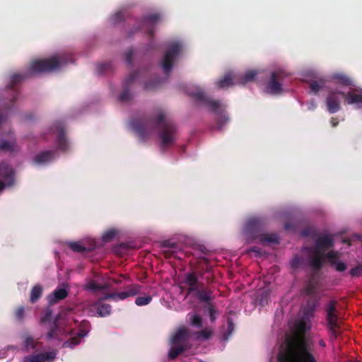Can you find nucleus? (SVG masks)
<instances>
[{
  "mask_svg": "<svg viewBox=\"0 0 362 362\" xmlns=\"http://www.w3.org/2000/svg\"><path fill=\"white\" fill-rule=\"evenodd\" d=\"M349 273L350 275L353 277H358L362 276V264L352 268Z\"/></svg>",
  "mask_w": 362,
  "mask_h": 362,
  "instance_id": "nucleus-37",
  "label": "nucleus"
},
{
  "mask_svg": "<svg viewBox=\"0 0 362 362\" xmlns=\"http://www.w3.org/2000/svg\"><path fill=\"white\" fill-rule=\"evenodd\" d=\"M187 317L188 320L192 326L197 328L202 327V318L197 313H189Z\"/></svg>",
  "mask_w": 362,
  "mask_h": 362,
  "instance_id": "nucleus-28",
  "label": "nucleus"
},
{
  "mask_svg": "<svg viewBox=\"0 0 362 362\" xmlns=\"http://www.w3.org/2000/svg\"><path fill=\"white\" fill-rule=\"evenodd\" d=\"M250 252H253L255 253V255L256 257H261L262 255V252L261 250V249H259V247H252L250 250H249Z\"/></svg>",
  "mask_w": 362,
  "mask_h": 362,
  "instance_id": "nucleus-42",
  "label": "nucleus"
},
{
  "mask_svg": "<svg viewBox=\"0 0 362 362\" xmlns=\"http://www.w3.org/2000/svg\"><path fill=\"white\" fill-rule=\"evenodd\" d=\"M33 119V115L32 114H27L25 115V119L27 121L32 120Z\"/></svg>",
  "mask_w": 362,
  "mask_h": 362,
  "instance_id": "nucleus-46",
  "label": "nucleus"
},
{
  "mask_svg": "<svg viewBox=\"0 0 362 362\" xmlns=\"http://www.w3.org/2000/svg\"><path fill=\"white\" fill-rule=\"evenodd\" d=\"M304 264V260L298 255H295L290 262L291 268L294 269L303 267Z\"/></svg>",
  "mask_w": 362,
  "mask_h": 362,
  "instance_id": "nucleus-33",
  "label": "nucleus"
},
{
  "mask_svg": "<svg viewBox=\"0 0 362 362\" xmlns=\"http://www.w3.org/2000/svg\"><path fill=\"white\" fill-rule=\"evenodd\" d=\"M185 92L201 107L212 114L216 122V128L221 129L229 122L225 102L208 97L202 87L196 84H188Z\"/></svg>",
  "mask_w": 362,
  "mask_h": 362,
  "instance_id": "nucleus-5",
  "label": "nucleus"
},
{
  "mask_svg": "<svg viewBox=\"0 0 362 362\" xmlns=\"http://www.w3.org/2000/svg\"><path fill=\"white\" fill-rule=\"evenodd\" d=\"M259 74H260V71L258 69H249L245 73L235 71L236 83H238V85H244L253 81Z\"/></svg>",
  "mask_w": 362,
  "mask_h": 362,
  "instance_id": "nucleus-21",
  "label": "nucleus"
},
{
  "mask_svg": "<svg viewBox=\"0 0 362 362\" xmlns=\"http://www.w3.org/2000/svg\"><path fill=\"white\" fill-rule=\"evenodd\" d=\"M113 282L115 284H119L122 283V280L121 279H113Z\"/></svg>",
  "mask_w": 362,
  "mask_h": 362,
  "instance_id": "nucleus-48",
  "label": "nucleus"
},
{
  "mask_svg": "<svg viewBox=\"0 0 362 362\" xmlns=\"http://www.w3.org/2000/svg\"><path fill=\"white\" fill-rule=\"evenodd\" d=\"M189 334L185 327H180L170 339V348L168 357L174 359L183 352L187 346Z\"/></svg>",
  "mask_w": 362,
  "mask_h": 362,
  "instance_id": "nucleus-13",
  "label": "nucleus"
},
{
  "mask_svg": "<svg viewBox=\"0 0 362 362\" xmlns=\"http://www.w3.org/2000/svg\"><path fill=\"white\" fill-rule=\"evenodd\" d=\"M162 15L159 13H150L141 21L136 23V25L128 31L127 36L132 37L135 32L145 33L148 37L147 44L148 49H153L156 44L153 37L156 25L162 20Z\"/></svg>",
  "mask_w": 362,
  "mask_h": 362,
  "instance_id": "nucleus-11",
  "label": "nucleus"
},
{
  "mask_svg": "<svg viewBox=\"0 0 362 362\" xmlns=\"http://www.w3.org/2000/svg\"><path fill=\"white\" fill-rule=\"evenodd\" d=\"M141 286L136 284H132L127 286L123 291L119 293H113L105 296V299H112L115 301L123 300L129 297L136 296L140 293Z\"/></svg>",
  "mask_w": 362,
  "mask_h": 362,
  "instance_id": "nucleus-18",
  "label": "nucleus"
},
{
  "mask_svg": "<svg viewBox=\"0 0 362 362\" xmlns=\"http://www.w3.org/2000/svg\"><path fill=\"white\" fill-rule=\"evenodd\" d=\"M125 16L124 11L120 10L116 12L112 16H111L109 19V22L111 25H115L121 22Z\"/></svg>",
  "mask_w": 362,
  "mask_h": 362,
  "instance_id": "nucleus-29",
  "label": "nucleus"
},
{
  "mask_svg": "<svg viewBox=\"0 0 362 362\" xmlns=\"http://www.w3.org/2000/svg\"><path fill=\"white\" fill-rule=\"evenodd\" d=\"M337 304L336 300H331L325 307L327 327L332 339H336L341 334V322Z\"/></svg>",
  "mask_w": 362,
  "mask_h": 362,
  "instance_id": "nucleus-12",
  "label": "nucleus"
},
{
  "mask_svg": "<svg viewBox=\"0 0 362 362\" xmlns=\"http://www.w3.org/2000/svg\"><path fill=\"white\" fill-rule=\"evenodd\" d=\"M331 80L336 85H341V88L344 89L345 104L362 110V88L354 86L352 79L343 73L332 74Z\"/></svg>",
  "mask_w": 362,
  "mask_h": 362,
  "instance_id": "nucleus-8",
  "label": "nucleus"
},
{
  "mask_svg": "<svg viewBox=\"0 0 362 362\" xmlns=\"http://www.w3.org/2000/svg\"><path fill=\"white\" fill-rule=\"evenodd\" d=\"M42 286L40 284H37L32 288L30 295V300L31 303H35L42 296Z\"/></svg>",
  "mask_w": 362,
  "mask_h": 362,
  "instance_id": "nucleus-26",
  "label": "nucleus"
},
{
  "mask_svg": "<svg viewBox=\"0 0 362 362\" xmlns=\"http://www.w3.org/2000/svg\"><path fill=\"white\" fill-rule=\"evenodd\" d=\"M25 315V309L23 307H19L16 309L15 312V317L17 320L22 321L24 318Z\"/></svg>",
  "mask_w": 362,
  "mask_h": 362,
  "instance_id": "nucleus-38",
  "label": "nucleus"
},
{
  "mask_svg": "<svg viewBox=\"0 0 362 362\" xmlns=\"http://www.w3.org/2000/svg\"><path fill=\"white\" fill-rule=\"evenodd\" d=\"M135 51L132 49L128 50L126 53V62L129 64H132V58L134 57Z\"/></svg>",
  "mask_w": 362,
  "mask_h": 362,
  "instance_id": "nucleus-39",
  "label": "nucleus"
},
{
  "mask_svg": "<svg viewBox=\"0 0 362 362\" xmlns=\"http://www.w3.org/2000/svg\"><path fill=\"white\" fill-rule=\"evenodd\" d=\"M105 296L98 299L91 305V310L96 311V315L99 317H106L110 315L112 311V307L107 303H103Z\"/></svg>",
  "mask_w": 362,
  "mask_h": 362,
  "instance_id": "nucleus-22",
  "label": "nucleus"
},
{
  "mask_svg": "<svg viewBox=\"0 0 362 362\" xmlns=\"http://www.w3.org/2000/svg\"><path fill=\"white\" fill-rule=\"evenodd\" d=\"M110 284L107 282L104 278L100 275L95 276L93 279H88L84 285L86 290L90 291L93 293L103 291L109 289Z\"/></svg>",
  "mask_w": 362,
  "mask_h": 362,
  "instance_id": "nucleus-16",
  "label": "nucleus"
},
{
  "mask_svg": "<svg viewBox=\"0 0 362 362\" xmlns=\"http://www.w3.org/2000/svg\"><path fill=\"white\" fill-rule=\"evenodd\" d=\"M16 185V173L13 168L6 163H0V193Z\"/></svg>",
  "mask_w": 362,
  "mask_h": 362,
  "instance_id": "nucleus-15",
  "label": "nucleus"
},
{
  "mask_svg": "<svg viewBox=\"0 0 362 362\" xmlns=\"http://www.w3.org/2000/svg\"><path fill=\"white\" fill-rule=\"evenodd\" d=\"M212 334V332L209 328H205L202 331L197 332L196 333V337L198 339L205 340L209 339Z\"/></svg>",
  "mask_w": 362,
  "mask_h": 362,
  "instance_id": "nucleus-34",
  "label": "nucleus"
},
{
  "mask_svg": "<svg viewBox=\"0 0 362 362\" xmlns=\"http://www.w3.org/2000/svg\"><path fill=\"white\" fill-rule=\"evenodd\" d=\"M4 134L9 137V139H0V151L13 153L18 150L16 135L13 129H9Z\"/></svg>",
  "mask_w": 362,
  "mask_h": 362,
  "instance_id": "nucleus-19",
  "label": "nucleus"
},
{
  "mask_svg": "<svg viewBox=\"0 0 362 362\" xmlns=\"http://www.w3.org/2000/svg\"><path fill=\"white\" fill-rule=\"evenodd\" d=\"M293 227H294V225L293 223L291 222H289V223H287L285 224V230L286 231H291V230H293Z\"/></svg>",
  "mask_w": 362,
  "mask_h": 362,
  "instance_id": "nucleus-43",
  "label": "nucleus"
},
{
  "mask_svg": "<svg viewBox=\"0 0 362 362\" xmlns=\"http://www.w3.org/2000/svg\"><path fill=\"white\" fill-rule=\"evenodd\" d=\"M67 244L74 252L81 253L92 251L98 247V241L90 238L82 241L69 242Z\"/></svg>",
  "mask_w": 362,
  "mask_h": 362,
  "instance_id": "nucleus-17",
  "label": "nucleus"
},
{
  "mask_svg": "<svg viewBox=\"0 0 362 362\" xmlns=\"http://www.w3.org/2000/svg\"><path fill=\"white\" fill-rule=\"evenodd\" d=\"M290 76L286 69L281 65L274 64L270 68L269 76L264 83L265 93L279 95L286 91L285 80Z\"/></svg>",
  "mask_w": 362,
  "mask_h": 362,
  "instance_id": "nucleus-10",
  "label": "nucleus"
},
{
  "mask_svg": "<svg viewBox=\"0 0 362 362\" xmlns=\"http://www.w3.org/2000/svg\"><path fill=\"white\" fill-rule=\"evenodd\" d=\"M121 233V230L112 227L105 230L102 235L101 240H96L98 241V247H100L101 242L103 243H107L112 242L115 238L118 237Z\"/></svg>",
  "mask_w": 362,
  "mask_h": 362,
  "instance_id": "nucleus-24",
  "label": "nucleus"
},
{
  "mask_svg": "<svg viewBox=\"0 0 362 362\" xmlns=\"http://www.w3.org/2000/svg\"><path fill=\"white\" fill-rule=\"evenodd\" d=\"M330 82L336 87L330 88L326 98V107L329 113L334 114L340 110V101L344 99V89L341 88V85L334 84L331 79Z\"/></svg>",
  "mask_w": 362,
  "mask_h": 362,
  "instance_id": "nucleus-14",
  "label": "nucleus"
},
{
  "mask_svg": "<svg viewBox=\"0 0 362 362\" xmlns=\"http://www.w3.org/2000/svg\"><path fill=\"white\" fill-rule=\"evenodd\" d=\"M205 310H206V312L208 313L211 322H214L216 318V315L217 313L216 310H215V308L213 307L212 305L209 303L206 305Z\"/></svg>",
  "mask_w": 362,
  "mask_h": 362,
  "instance_id": "nucleus-35",
  "label": "nucleus"
},
{
  "mask_svg": "<svg viewBox=\"0 0 362 362\" xmlns=\"http://www.w3.org/2000/svg\"><path fill=\"white\" fill-rule=\"evenodd\" d=\"M337 272H342L347 269V264L342 261H327Z\"/></svg>",
  "mask_w": 362,
  "mask_h": 362,
  "instance_id": "nucleus-32",
  "label": "nucleus"
},
{
  "mask_svg": "<svg viewBox=\"0 0 362 362\" xmlns=\"http://www.w3.org/2000/svg\"><path fill=\"white\" fill-rule=\"evenodd\" d=\"M269 290H264L263 291L261 294H260V298H259V304L262 305V306H264V305L267 304L268 303V300H269Z\"/></svg>",
  "mask_w": 362,
  "mask_h": 362,
  "instance_id": "nucleus-36",
  "label": "nucleus"
},
{
  "mask_svg": "<svg viewBox=\"0 0 362 362\" xmlns=\"http://www.w3.org/2000/svg\"><path fill=\"white\" fill-rule=\"evenodd\" d=\"M306 105H307L308 110H310V111H313L316 108V107H317L316 102L313 99L310 100H308L306 103Z\"/></svg>",
  "mask_w": 362,
  "mask_h": 362,
  "instance_id": "nucleus-40",
  "label": "nucleus"
},
{
  "mask_svg": "<svg viewBox=\"0 0 362 362\" xmlns=\"http://www.w3.org/2000/svg\"><path fill=\"white\" fill-rule=\"evenodd\" d=\"M152 300V297L150 295H144L138 296L135 300V304L138 306H144L148 305Z\"/></svg>",
  "mask_w": 362,
  "mask_h": 362,
  "instance_id": "nucleus-31",
  "label": "nucleus"
},
{
  "mask_svg": "<svg viewBox=\"0 0 362 362\" xmlns=\"http://www.w3.org/2000/svg\"><path fill=\"white\" fill-rule=\"evenodd\" d=\"M54 140L55 150H44L36 153L32 158L33 163L37 166H45L56 160L59 155L58 152L66 153L71 148V142L66 137L64 124L55 122L50 127L44 130L39 139Z\"/></svg>",
  "mask_w": 362,
  "mask_h": 362,
  "instance_id": "nucleus-3",
  "label": "nucleus"
},
{
  "mask_svg": "<svg viewBox=\"0 0 362 362\" xmlns=\"http://www.w3.org/2000/svg\"><path fill=\"white\" fill-rule=\"evenodd\" d=\"M308 235V230H304L302 231V235L303 236H306Z\"/></svg>",
  "mask_w": 362,
  "mask_h": 362,
  "instance_id": "nucleus-49",
  "label": "nucleus"
},
{
  "mask_svg": "<svg viewBox=\"0 0 362 362\" xmlns=\"http://www.w3.org/2000/svg\"><path fill=\"white\" fill-rule=\"evenodd\" d=\"M264 218L251 216L245 221L241 234L247 243L278 244L279 243L278 234L264 233Z\"/></svg>",
  "mask_w": 362,
  "mask_h": 362,
  "instance_id": "nucleus-6",
  "label": "nucleus"
},
{
  "mask_svg": "<svg viewBox=\"0 0 362 362\" xmlns=\"http://www.w3.org/2000/svg\"><path fill=\"white\" fill-rule=\"evenodd\" d=\"M68 292L67 284H62L47 296V301L50 305L55 304L59 300L64 299L68 296Z\"/></svg>",
  "mask_w": 362,
  "mask_h": 362,
  "instance_id": "nucleus-20",
  "label": "nucleus"
},
{
  "mask_svg": "<svg viewBox=\"0 0 362 362\" xmlns=\"http://www.w3.org/2000/svg\"><path fill=\"white\" fill-rule=\"evenodd\" d=\"M210 270L206 264V271L202 272L196 269L187 272L185 275L184 283L189 286V292H194L195 296L201 302L209 303L212 299L211 291L205 287L204 281L211 278Z\"/></svg>",
  "mask_w": 362,
  "mask_h": 362,
  "instance_id": "nucleus-7",
  "label": "nucleus"
},
{
  "mask_svg": "<svg viewBox=\"0 0 362 362\" xmlns=\"http://www.w3.org/2000/svg\"><path fill=\"white\" fill-rule=\"evenodd\" d=\"M325 82L322 79L312 81L310 83V91L314 94L317 93L324 88Z\"/></svg>",
  "mask_w": 362,
  "mask_h": 362,
  "instance_id": "nucleus-27",
  "label": "nucleus"
},
{
  "mask_svg": "<svg viewBox=\"0 0 362 362\" xmlns=\"http://www.w3.org/2000/svg\"><path fill=\"white\" fill-rule=\"evenodd\" d=\"M235 71H230L226 73L223 77L219 78L216 83V86L218 89H225L228 88L230 86L238 85V83H236V79L235 78Z\"/></svg>",
  "mask_w": 362,
  "mask_h": 362,
  "instance_id": "nucleus-23",
  "label": "nucleus"
},
{
  "mask_svg": "<svg viewBox=\"0 0 362 362\" xmlns=\"http://www.w3.org/2000/svg\"><path fill=\"white\" fill-rule=\"evenodd\" d=\"M330 123L333 127H335L338 124V120L332 117L330 120Z\"/></svg>",
  "mask_w": 362,
  "mask_h": 362,
  "instance_id": "nucleus-45",
  "label": "nucleus"
},
{
  "mask_svg": "<svg viewBox=\"0 0 362 362\" xmlns=\"http://www.w3.org/2000/svg\"><path fill=\"white\" fill-rule=\"evenodd\" d=\"M319 345H320L321 347H325V346H326L325 341L323 339H320V340L319 341Z\"/></svg>",
  "mask_w": 362,
  "mask_h": 362,
  "instance_id": "nucleus-47",
  "label": "nucleus"
},
{
  "mask_svg": "<svg viewBox=\"0 0 362 362\" xmlns=\"http://www.w3.org/2000/svg\"><path fill=\"white\" fill-rule=\"evenodd\" d=\"M23 347L30 354L25 356L21 362H54L57 358L56 350L42 351V342L35 340L31 336L25 337Z\"/></svg>",
  "mask_w": 362,
  "mask_h": 362,
  "instance_id": "nucleus-9",
  "label": "nucleus"
},
{
  "mask_svg": "<svg viewBox=\"0 0 362 362\" xmlns=\"http://www.w3.org/2000/svg\"><path fill=\"white\" fill-rule=\"evenodd\" d=\"M129 127L142 142L156 134L163 149L172 146L177 140L176 126L162 110H158L152 119L141 116L132 117Z\"/></svg>",
  "mask_w": 362,
  "mask_h": 362,
  "instance_id": "nucleus-2",
  "label": "nucleus"
},
{
  "mask_svg": "<svg viewBox=\"0 0 362 362\" xmlns=\"http://www.w3.org/2000/svg\"><path fill=\"white\" fill-rule=\"evenodd\" d=\"M112 69L110 62H102L96 64L95 71L98 74H103Z\"/></svg>",
  "mask_w": 362,
  "mask_h": 362,
  "instance_id": "nucleus-30",
  "label": "nucleus"
},
{
  "mask_svg": "<svg viewBox=\"0 0 362 362\" xmlns=\"http://www.w3.org/2000/svg\"><path fill=\"white\" fill-rule=\"evenodd\" d=\"M25 139H27L29 141H36V136L33 134H28L25 136Z\"/></svg>",
  "mask_w": 362,
  "mask_h": 362,
  "instance_id": "nucleus-44",
  "label": "nucleus"
},
{
  "mask_svg": "<svg viewBox=\"0 0 362 362\" xmlns=\"http://www.w3.org/2000/svg\"><path fill=\"white\" fill-rule=\"evenodd\" d=\"M183 47L184 42L180 39L168 42V49L160 61V66L165 74L163 79L151 78V73L147 69H139L127 76L122 82V92L119 95V101L122 103L130 101L133 97V90L139 84H142L144 89L151 90L167 79Z\"/></svg>",
  "mask_w": 362,
  "mask_h": 362,
  "instance_id": "nucleus-1",
  "label": "nucleus"
},
{
  "mask_svg": "<svg viewBox=\"0 0 362 362\" xmlns=\"http://www.w3.org/2000/svg\"><path fill=\"white\" fill-rule=\"evenodd\" d=\"M51 317V312L49 310L47 311L43 317L41 319V324L45 325L47 322L49 321Z\"/></svg>",
  "mask_w": 362,
  "mask_h": 362,
  "instance_id": "nucleus-41",
  "label": "nucleus"
},
{
  "mask_svg": "<svg viewBox=\"0 0 362 362\" xmlns=\"http://www.w3.org/2000/svg\"><path fill=\"white\" fill-rule=\"evenodd\" d=\"M74 322L70 320H64L61 317L55 319L50 325L46 338L47 340H56L63 342L62 348L73 349L81 342V339L86 337L89 332V323L86 321L81 322L82 328L74 332L73 325Z\"/></svg>",
  "mask_w": 362,
  "mask_h": 362,
  "instance_id": "nucleus-4",
  "label": "nucleus"
},
{
  "mask_svg": "<svg viewBox=\"0 0 362 362\" xmlns=\"http://www.w3.org/2000/svg\"><path fill=\"white\" fill-rule=\"evenodd\" d=\"M234 324L231 319L228 320L226 325H223L221 330V338L223 342H226L234 332Z\"/></svg>",
  "mask_w": 362,
  "mask_h": 362,
  "instance_id": "nucleus-25",
  "label": "nucleus"
}]
</instances>
